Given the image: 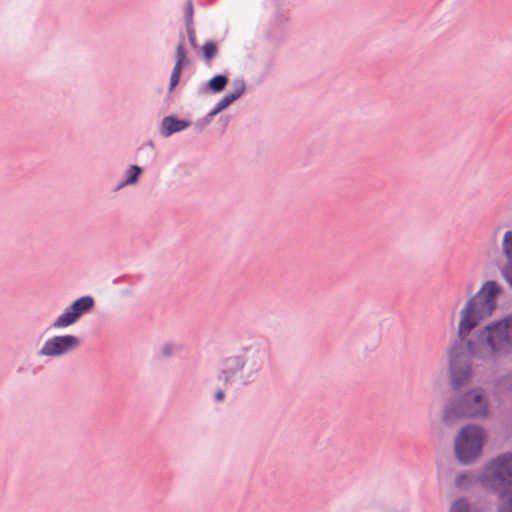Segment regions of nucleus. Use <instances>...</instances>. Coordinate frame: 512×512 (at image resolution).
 <instances>
[{
  "mask_svg": "<svg viewBox=\"0 0 512 512\" xmlns=\"http://www.w3.org/2000/svg\"><path fill=\"white\" fill-rule=\"evenodd\" d=\"M218 54V46L217 44L212 41L208 40L204 43L202 46V56L204 59V62L206 64H211L212 60L216 57Z\"/></svg>",
  "mask_w": 512,
  "mask_h": 512,
  "instance_id": "14",
  "label": "nucleus"
},
{
  "mask_svg": "<svg viewBox=\"0 0 512 512\" xmlns=\"http://www.w3.org/2000/svg\"><path fill=\"white\" fill-rule=\"evenodd\" d=\"M183 345L175 342L164 343L161 348V354L164 358H170L183 350Z\"/></svg>",
  "mask_w": 512,
  "mask_h": 512,
  "instance_id": "15",
  "label": "nucleus"
},
{
  "mask_svg": "<svg viewBox=\"0 0 512 512\" xmlns=\"http://www.w3.org/2000/svg\"><path fill=\"white\" fill-rule=\"evenodd\" d=\"M191 125L190 121L178 119L175 116H166L162 119L160 125V134L167 138L171 135L181 132Z\"/></svg>",
  "mask_w": 512,
  "mask_h": 512,
  "instance_id": "11",
  "label": "nucleus"
},
{
  "mask_svg": "<svg viewBox=\"0 0 512 512\" xmlns=\"http://www.w3.org/2000/svg\"><path fill=\"white\" fill-rule=\"evenodd\" d=\"M497 281L488 280L478 292L469 298L460 311L458 339L449 350V371L451 386L459 389L471 377V358L466 337L481 321L490 317L497 308V298L502 293Z\"/></svg>",
  "mask_w": 512,
  "mask_h": 512,
  "instance_id": "1",
  "label": "nucleus"
},
{
  "mask_svg": "<svg viewBox=\"0 0 512 512\" xmlns=\"http://www.w3.org/2000/svg\"><path fill=\"white\" fill-rule=\"evenodd\" d=\"M229 79L224 74H217L208 80L206 88L212 93H220L227 86Z\"/></svg>",
  "mask_w": 512,
  "mask_h": 512,
  "instance_id": "12",
  "label": "nucleus"
},
{
  "mask_svg": "<svg viewBox=\"0 0 512 512\" xmlns=\"http://www.w3.org/2000/svg\"><path fill=\"white\" fill-rule=\"evenodd\" d=\"M142 173V168L138 165H131L126 171V178L123 180L115 190H120L125 186L137 183L139 176Z\"/></svg>",
  "mask_w": 512,
  "mask_h": 512,
  "instance_id": "13",
  "label": "nucleus"
},
{
  "mask_svg": "<svg viewBox=\"0 0 512 512\" xmlns=\"http://www.w3.org/2000/svg\"><path fill=\"white\" fill-rule=\"evenodd\" d=\"M232 85H233V91L230 92V94L233 96V98L235 100H237L244 94V92L246 90L245 80L242 77L236 78L233 80Z\"/></svg>",
  "mask_w": 512,
  "mask_h": 512,
  "instance_id": "16",
  "label": "nucleus"
},
{
  "mask_svg": "<svg viewBox=\"0 0 512 512\" xmlns=\"http://www.w3.org/2000/svg\"><path fill=\"white\" fill-rule=\"evenodd\" d=\"M449 512H471L470 504L467 499L458 498L452 503Z\"/></svg>",
  "mask_w": 512,
  "mask_h": 512,
  "instance_id": "17",
  "label": "nucleus"
},
{
  "mask_svg": "<svg viewBox=\"0 0 512 512\" xmlns=\"http://www.w3.org/2000/svg\"><path fill=\"white\" fill-rule=\"evenodd\" d=\"M469 354L488 363H497L512 354V313L489 322L468 340Z\"/></svg>",
  "mask_w": 512,
  "mask_h": 512,
  "instance_id": "2",
  "label": "nucleus"
},
{
  "mask_svg": "<svg viewBox=\"0 0 512 512\" xmlns=\"http://www.w3.org/2000/svg\"><path fill=\"white\" fill-rule=\"evenodd\" d=\"M225 397L224 391L219 389L215 392V400L216 401H222Z\"/></svg>",
  "mask_w": 512,
  "mask_h": 512,
  "instance_id": "23",
  "label": "nucleus"
},
{
  "mask_svg": "<svg viewBox=\"0 0 512 512\" xmlns=\"http://www.w3.org/2000/svg\"><path fill=\"white\" fill-rule=\"evenodd\" d=\"M193 13L194 9L192 0H186L184 8L185 26H190V24H193Z\"/></svg>",
  "mask_w": 512,
  "mask_h": 512,
  "instance_id": "19",
  "label": "nucleus"
},
{
  "mask_svg": "<svg viewBox=\"0 0 512 512\" xmlns=\"http://www.w3.org/2000/svg\"><path fill=\"white\" fill-rule=\"evenodd\" d=\"M175 65L172 69L171 77H170V84H169V90L172 91L176 85L180 81L181 72L185 65L189 64V59L186 56V51L184 48V37H181V40L179 44L176 47L175 52Z\"/></svg>",
  "mask_w": 512,
  "mask_h": 512,
  "instance_id": "9",
  "label": "nucleus"
},
{
  "mask_svg": "<svg viewBox=\"0 0 512 512\" xmlns=\"http://www.w3.org/2000/svg\"><path fill=\"white\" fill-rule=\"evenodd\" d=\"M502 252L506 257V263L500 272L505 281L512 287V231H506L502 240Z\"/></svg>",
  "mask_w": 512,
  "mask_h": 512,
  "instance_id": "10",
  "label": "nucleus"
},
{
  "mask_svg": "<svg viewBox=\"0 0 512 512\" xmlns=\"http://www.w3.org/2000/svg\"><path fill=\"white\" fill-rule=\"evenodd\" d=\"M484 430L476 425H466L457 434L454 443L455 454L461 464L473 463L482 452Z\"/></svg>",
  "mask_w": 512,
  "mask_h": 512,
  "instance_id": "6",
  "label": "nucleus"
},
{
  "mask_svg": "<svg viewBox=\"0 0 512 512\" xmlns=\"http://www.w3.org/2000/svg\"><path fill=\"white\" fill-rule=\"evenodd\" d=\"M95 305L94 298L86 295L76 299L65 308L64 312L51 324L54 329L66 328L75 324L83 315L90 312Z\"/></svg>",
  "mask_w": 512,
  "mask_h": 512,
  "instance_id": "7",
  "label": "nucleus"
},
{
  "mask_svg": "<svg viewBox=\"0 0 512 512\" xmlns=\"http://www.w3.org/2000/svg\"><path fill=\"white\" fill-rule=\"evenodd\" d=\"M471 483V475L468 473H460L455 478V485L459 488H467Z\"/></svg>",
  "mask_w": 512,
  "mask_h": 512,
  "instance_id": "20",
  "label": "nucleus"
},
{
  "mask_svg": "<svg viewBox=\"0 0 512 512\" xmlns=\"http://www.w3.org/2000/svg\"><path fill=\"white\" fill-rule=\"evenodd\" d=\"M80 346V339L75 335L53 336L46 340L38 351L39 356L59 357L76 350Z\"/></svg>",
  "mask_w": 512,
  "mask_h": 512,
  "instance_id": "8",
  "label": "nucleus"
},
{
  "mask_svg": "<svg viewBox=\"0 0 512 512\" xmlns=\"http://www.w3.org/2000/svg\"><path fill=\"white\" fill-rule=\"evenodd\" d=\"M480 481L497 496L496 512H512V452L492 458L483 468Z\"/></svg>",
  "mask_w": 512,
  "mask_h": 512,
  "instance_id": "4",
  "label": "nucleus"
},
{
  "mask_svg": "<svg viewBox=\"0 0 512 512\" xmlns=\"http://www.w3.org/2000/svg\"><path fill=\"white\" fill-rule=\"evenodd\" d=\"M267 359L266 348L252 343L225 357L217 378L224 387L247 386L256 380Z\"/></svg>",
  "mask_w": 512,
  "mask_h": 512,
  "instance_id": "3",
  "label": "nucleus"
},
{
  "mask_svg": "<svg viewBox=\"0 0 512 512\" xmlns=\"http://www.w3.org/2000/svg\"><path fill=\"white\" fill-rule=\"evenodd\" d=\"M234 101L236 100L230 93L226 94L212 109L213 114L217 115L218 113L226 109L229 105H231Z\"/></svg>",
  "mask_w": 512,
  "mask_h": 512,
  "instance_id": "18",
  "label": "nucleus"
},
{
  "mask_svg": "<svg viewBox=\"0 0 512 512\" xmlns=\"http://www.w3.org/2000/svg\"><path fill=\"white\" fill-rule=\"evenodd\" d=\"M146 145H147V146H149V147H151V148H154V144H153V142H152V141H148V142L146 143Z\"/></svg>",
  "mask_w": 512,
  "mask_h": 512,
  "instance_id": "24",
  "label": "nucleus"
},
{
  "mask_svg": "<svg viewBox=\"0 0 512 512\" xmlns=\"http://www.w3.org/2000/svg\"><path fill=\"white\" fill-rule=\"evenodd\" d=\"M214 116H216V114H213V111L211 110L205 117L196 122L195 125L197 129L202 130L206 125H208L212 121Z\"/></svg>",
  "mask_w": 512,
  "mask_h": 512,
  "instance_id": "22",
  "label": "nucleus"
},
{
  "mask_svg": "<svg viewBox=\"0 0 512 512\" xmlns=\"http://www.w3.org/2000/svg\"><path fill=\"white\" fill-rule=\"evenodd\" d=\"M186 32H187L188 41H189L191 47L196 48L197 47V39H196V32L194 29V25L190 24V26H186Z\"/></svg>",
  "mask_w": 512,
  "mask_h": 512,
  "instance_id": "21",
  "label": "nucleus"
},
{
  "mask_svg": "<svg viewBox=\"0 0 512 512\" xmlns=\"http://www.w3.org/2000/svg\"><path fill=\"white\" fill-rule=\"evenodd\" d=\"M490 412V401L481 387L451 396L443 410L442 420L451 424L458 419H485Z\"/></svg>",
  "mask_w": 512,
  "mask_h": 512,
  "instance_id": "5",
  "label": "nucleus"
}]
</instances>
